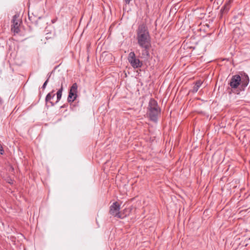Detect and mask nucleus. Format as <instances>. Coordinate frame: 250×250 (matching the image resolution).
I'll list each match as a JSON object with an SVG mask.
<instances>
[{"label": "nucleus", "mask_w": 250, "mask_h": 250, "mask_svg": "<svg viewBox=\"0 0 250 250\" xmlns=\"http://www.w3.org/2000/svg\"><path fill=\"white\" fill-rule=\"evenodd\" d=\"M2 104V100L1 98L0 97V105H1Z\"/></svg>", "instance_id": "412c9836"}, {"label": "nucleus", "mask_w": 250, "mask_h": 250, "mask_svg": "<svg viewBox=\"0 0 250 250\" xmlns=\"http://www.w3.org/2000/svg\"><path fill=\"white\" fill-rule=\"evenodd\" d=\"M136 39L140 46L151 44V38L145 24L142 23L139 25L136 30Z\"/></svg>", "instance_id": "f257e3e1"}, {"label": "nucleus", "mask_w": 250, "mask_h": 250, "mask_svg": "<svg viewBox=\"0 0 250 250\" xmlns=\"http://www.w3.org/2000/svg\"><path fill=\"white\" fill-rule=\"evenodd\" d=\"M128 61L130 65L134 68H138L141 67L143 63L137 57L134 52H131L129 53L128 56Z\"/></svg>", "instance_id": "20e7f679"}, {"label": "nucleus", "mask_w": 250, "mask_h": 250, "mask_svg": "<svg viewBox=\"0 0 250 250\" xmlns=\"http://www.w3.org/2000/svg\"><path fill=\"white\" fill-rule=\"evenodd\" d=\"M240 30V29L239 28H235L233 30V34L234 35H235L237 34V32Z\"/></svg>", "instance_id": "f3484780"}, {"label": "nucleus", "mask_w": 250, "mask_h": 250, "mask_svg": "<svg viewBox=\"0 0 250 250\" xmlns=\"http://www.w3.org/2000/svg\"><path fill=\"white\" fill-rule=\"evenodd\" d=\"M52 22L54 23L55 22L54 20L52 21Z\"/></svg>", "instance_id": "4be33fe9"}, {"label": "nucleus", "mask_w": 250, "mask_h": 250, "mask_svg": "<svg viewBox=\"0 0 250 250\" xmlns=\"http://www.w3.org/2000/svg\"><path fill=\"white\" fill-rule=\"evenodd\" d=\"M28 19L29 20L33 23H34L36 25H38V19H40L41 17L37 18L33 15V14L32 15H30L28 14Z\"/></svg>", "instance_id": "4468645a"}, {"label": "nucleus", "mask_w": 250, "mask_h": 250, "mask_svg": "<svg viewBox=\"0 0 250 250\" xmlns=\"http://www.w3.org/2000/svg\"><path fill=\"white\" fill-rule=\"evenodd\" d=\"M20 25V21L17 19L16 15L13 17L12 24L11 25V30L15 33H18L20 32L19 26Z\"/></svg>", "instance_id": "423d86ee"}, {"label": "nucleus", "mask_w": 250, "mask_h": 250, "mask_svg": "<svg viewBox=\"0 0 250 250\" xmlns=\"http://www.w3.org/2000/svg\"><path fill=\"white\" fill-rule=\"evenodd\" d=\"M120 205L117 202L113 203L110 207L109 213L111 216L118 218L123 219L127 216L125 214L124 215L122 212H120Z\"/></svg>", "instance_id": "7ed1b4c3"}, {"label": "nucleus", "mask_w": 250, "mask_h": 250, "mask_svg": "<svg viewBox=\"0 0 250 250\" xmlns=\"http://www.w3.org/2000/svg\"><path fill=\"white\" fill-rule=\"evenodd\" d=\"M4 152V150L3 147H2L1 144H0V154H2Z\"/></svg>", "instance_id": "a211bd4d"}, {"label": "nucleus", "mask_w": 250, "mask_h": 250, "mask_svg": "<svg viewBox=\"0 0 250 250\" xmlns=\"http://www.w3.org/2000/svg\"><path fill=\"white\" fill-rule=\"evenodd\" d=\"M147 111H161L160 108L158 106L157 102L154 99H150L147 107Z\"/></svg>", "instance_id": "0eeeda50"}, {"label": "nucleus", "mask_w": 250, "mask_h": 250, "mask_svg": "<svg viewBox=\"0 0 250 250\" xmlns=\"http://www.w3.org/2000/svg\"><path fill=\"white\" fill-rule=\"evenodd\" d=\"M210 0V1H213V0Z\"/></svg>", "instance_id": "b1692460"}, {"label": "nucleus", "mask_w": 250, "mask_h": 250, "mask_svg": "<svg viewBox=\"0 0 250 250\" xmlns=\"http://www.w3.org/2000/svg\"><path fill=\"white\" fill-rule=\"evenodd\" d=\"M62 80L64 81V78H62Z\"/></svg>", "instance_id": "5701e85b"}, {"label": "nucleus", "mask_w": 250, "mask_h": 250, "mask_svg": "<svg viewBox=\"0 0 250 250\" xmlns=\"http://www.w3.org/2000/svg\"><path fill=\"white\" fill-rule=\"evenodd\" d=\"M130 210L129 209V208H125L124 209L123 211H121V212H122V214L125 215V214L128 215L129 214V213L130 212Z\"/></svg>", "instance_id": "2eb2a0df"}, {"label": "nucleus", "mask_w": 250, "mask_h": 250, "mask_svg": "<svg viewBox=\"0 0 250 250\" xmlns=\"http://www.w3.org/2000/svg\"><path fill=\"white\" fill-rule=\"evenodd\" d=\"M51 73H48V75H47V79H48V80L49 79V78L51 76Z\"/></svg>", "instance_id": "aec40b11"}, {"label": "nucleus", "mask_w": 250, "mask_h": 250, "mask_svg": "<svg viewBox=\"0 0 250 250\" xmlns=\"http://www.w3.org/2000/svg\"><path fill=\"white\" fill-rule=\"evenodd\" d=\"M249 83V77L245 73L239 75H235L232 77L229 84L231 88L236 89L240 85V90H244Z\"/></svg>", "instance_id": "f03ea898"}, {"label": "nucleus", "mask_w": 250, "mask_h": 250, "mask_svg": "<svg viewBox=\"0 0 250 250\" xmlns=\"http://www.w3.org/2000/svg\"><path fill=\"white\" fill-rule=\"evenodd\" d=\"M141 48H142V56L141 58H144L145 59H147L150 56L149 50L150 48L151 47V44L146 45V46H140Z\"/></svg>", "instance_id": "1a4fd4ad"}, {"label": "nucleus", "mask_w": 250, "mask_h": 250, "mask_svg": "<svg viewBox=\"0 0 250 250\" xmlns=\"http://www.w3.org/2000/svg\"><path fill=\"white\" fill-rule=\"evenodd\" d=\"M48 79H47V80L45 81V82L43 84L42 88L44 89L45 88L47 83H48Z\"/></svg>", "instance_id": "dca6fc26"}, {"label": "nucleus", "mask_w": 250, "mask_h": 250, "mask_svg": "<svg viewBox=\"0 0 250 250\" xmlns=\"http://www.w3.org/2000/svg\"><path fill=\"white\" fill-rule=\"evenodd\" d=\"M126 4H129L131 0H124Z\"/></svg>", "instance_id": "6ab92c4d"}, {"label": "nucleus", "mask_w": 250, "mask_h": 250, "mask_svg": "<svg viewBox=\"0 0 250 250\" xmlns=\"http://www.w3.org/2000/svg\"><path fill=\"white\" fill-rule=\"evenodd\" d=\"M63 91V83L62 82L61 83V88L58 90L57 91L56 95H57V101L56 102V104L57 103L60 101V100L61 99L62 95V92Z\"/></svg>", "instance_id": "ddd939ff"}, {"label": "nucleus", "mask_w": 250, "mask_h": 250, "mask_svg": "<svg viewBox=\"0 0 250 250\" xmlns=\"http://www.w3.org/2000/svg\"><path fill=\"white\" fill-rule=\"evenodd\" d=\"M230 7V1H229L227 2L221 8L219 14V17L220 19H222L223 16L228 13Z\"/></svg>", "instance_id": "9d476101"}, {"label": "nucleus", "mask_w": 250, "mask_h": 250, "mask_svg": "<svg viewBox=\"0 0 250 250\" xmlns=\"http://www.w3.org/2000/svg\"><path fill=\"white\" fill-rule=\"evenodd\" d=\"M161 111H147V115L149 119L154 122H157L158 120V117L160 115Z\"/></svg>", "instance_id": "6e6552de"}, {"label": "nucleus", "mask_w": 250, "mask_h": 250, "mask_svg": "<svg viewBox=\"0 0 250 250\" xmlns=\"http://www.w3.org/2000/svg\"><path fill=\"white\" fill-rule=\"evenodd\" d=\"M203 82L201 80H199L196 82L195 85L193 86V88L191 90L192 92L196 93L198 91L199 88L200 87Z\"/></svg>", "instance_id": "f8f14e48"}, {"label": "nucleus", "mask_w": 250, "mask_h": 250, "mask_svg": "<svg viewBox=\"0 0 250 250\" xmlns=\"http://www.w3.org/2000/svg\"><path fill=\"white\" fill-rule=\"evenodd\" d=\"M78 85L74 83L70 87L67 98V101L69 103L73 102L77 98L78 95Z\"/></svg>", "instance_id": "39448f33"}, {"label": "nucleus", "mask_w": 250, "mask_h": 250, "mask_svg": "<svg viewBox=\"0 0 250 250\" xmlns=\"http://www.w3.org/2000/svg\"><path fill=\"white\" fill-rule=\"evenodd\" d=\"M54 90H52L51 92L47 94V95H46V97H45V103H46V105H47V104H50V106H53L55 105V103H53L51 100L52 99H53L55 96V94H54Z\"/></svg>", "instance_id": "9b49d317"}]
</instances>
